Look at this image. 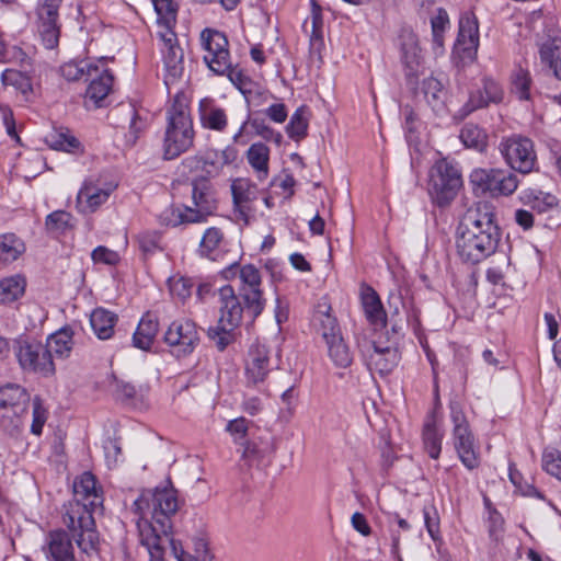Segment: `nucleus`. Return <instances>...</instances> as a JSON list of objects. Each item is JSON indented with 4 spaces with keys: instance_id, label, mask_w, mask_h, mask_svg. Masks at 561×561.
I'll return each instance as SVG.
<instances>
[{
    "instance_id": "44",
    "label": "nucleus",
    "mask_w": 561,
    "mask_h": 561,
    "mask_svg": "<svg viewBox=\"0 0 561 561\" xmlns=\"http://www.w3.org/2000/svg\"><path fill=\"white\" fill-rule=\"evenodd\" d=\"M308 110L305 106L298 107L291 115L289 123L286 126V133L289 138L299 141L307 136L309 118Z\"/></svg>"
},
{
    "instance_id": "21",
    "label": "nucleus",
    "mask_w": 561,
    "mask_h": 561,
    "mask_svg": "<svg viewBox=\"0 0 561 561\" xmlns=\"http://www.w3.org/2000/svg\"><path fill=\"white\" fill-rule=\"evenodd\" d=\"M270 373V352L265 345L250 347L245 364L247 383L256 386L263 382Z\"/></svg>"
},
{
    "instance_id": "36",
    "label": "nucleus",
    "mask_w": 561,
    "mask_h": 561,
    "mask_svg": "<svg viewBox=\"0 0 561 561\" xmlns=\"http://www.w3.org/2000/svg\"><path fill=\"white\" fill-rule=\"evenodd\" d=\"M330 307H327L324 310L319 309L313 314L314 328L325 342L341 335L337 320L330 313Z\"/></svg>"
},
{
    "instance_id": "14",
    "label": "nucleus",
    "mask_w": 561,
    "mask_h": 561,
    "mask_svg": "<svg viewBox=\"0 0 561 561\" xmlns=\"http://www.w3.org/2000/svg\"><path fill=\"white\" fill-rule=\"evenodd\" d=\"M61 3L62 0H42L37 7V33L47 49H54L59 43Z\"/></svg>"
},
{
    "instance_id": "16",
    "label": "nucleus",
    "mask_w": 561,
    "mask_h": 561,
    "mask_svg": "<svg viewBox=\"0 0 561 561\" xmlns=\"http://www.w3.org/2000/svg\"><path fill=\"white\" fill-rule=\"evenodd\" d=\"M115 187L111 183L100 184L91 179L85 180L77 195V208L82 214L94 213L107 202Z\"/></svg>"
},
{
    "instance_id": "50",
    "label": "nucleus",
    "mask_w": 561,
    "mask_h": 561,
    "mask_svg": "<svg viewBox=\"0 0 561 561\" xmlns=\"http://www.w3.org/2000/svg\"><path fill=\"white\" fill-rule=\"evenodd\" d=\"M311 33L310 45L312 49L320 50L323 46V16L320 5L316 1L311 2Z\"/></svg>"
},
{
    "instance_id": "64",
    "label": "nucleus",
    "mask_w": 561,
    "mask_h": 561,
    "mask_svg": "<svg viewBox=\"0 0 561 561\" xmlns=\"http://www.w3.org/2000/svg\"><path fill=\"white\" fill-rule=\"evenodd\" d=\"M229 80L237 87L240 91H242L243 87L248 83V77L242 72V70L232 67L231 61L229 60V69L224 72Z\"/></svg>"
},
{
    "instance_id": "59",
    "label": "nucleus",
    "mask_w": 561,
    "mask_h": 561,
    "mask_svg": "<svg viewBox=\"0 0 561 561\" xmlns=\"http://www.w3.org/2000/svg\"><path fill=\"white\" fill-rule=\"evenodd\" d=\"M116 112L125 114L129 118V130L133 135V141L138 138L140 131L145 128V123L139 117L138 113L130 104L121 105Z\"/></svg>"
},
{
    "instance_id": "7",
    "label": "nucleus",
    "mask_w": 561,
    "mask_h": 561,
    "mask_svg": "<svg viewBox=\"0 0 561 561\" xmlns=\"http://www.w3.org/2000/svg\"><path fill=\"white\" fill-rule=\"evenodd\" d=\"M222 275L226 279L239 278V293L244 301L247 312L253 319L259 317L265 307V299L260 288V271L252 264L240 266L233 263L222 271Z\"/></svg>"
},
{
    "instance_id": "62",
    "label": "nucleus",
    "mask_w": 561,
    "mask_h": 561,
    "mask_svg": "<svg viewBox=\"0 0 561 561\" xmlns=\"http://www.w3.org/2000/svg\"><path fill=\"white\" fill-rule=\"evenodd\" d=\"M424 523L425 527L432 537V539H436L439 533V519L437 513L434 507H424L423 508Z\"/></svg>"
},
{
    "instance_id": "15",
    "label": "nucleus",
    "mask_w": 561,
    "mask_h": 561,
    "mask_svg": "<svg viewBox=\"0 0 561 561\" xmlns=\"http://www.w3.org/2000/svg\"><path fill=\"white\" fill-rule=\"evenodd\" d=\"M479 47V25L473 13L467 12L459 20V32L455 50L461 60L472 61Z\"/></svg>"
},
{
    "instance_id": "33",
    "label": "nucleus",
    "mask_w": 561,
    "mask_h": 561,
    "mask_svg": "<svg viewBox=\"0 0 561 561\" xmlns=\"http://www.w3.org/2000/svg\"><path fill=\"white\" fill-rule=\"evenodd\" d=\"M249 164L256 173L259 181H264L268 176L270 149L263 142H255L247 151Z\"/></svg>"
},
{
    "instance_id": "37",
    "label": "nucleus",
    "mask_w": 561,
    "mask_h": 561,
    "mask_svg": "<svg viewBox=\"0 0 561 561\" xmlns=\"http://www.w3.org/2000/svg\"><path fill=\"white\" fill-rule=\"evenodd\" d=\"M25 279L20 275L4 277L0 280V305L20 299L25 291Z\"/></svg>"
},
{
    "instance_id": "31",
    "label": "nucleus",
    "mask_w": 561,
    "mask_h": 561,
    "mask_svg": "<svg viewBox=\"0 0 561 561\" xmlns=\"http://www.w3.org/2000/svg\"><path fill=\"white\" fill-rule=\"evenodd\" d=\"M116 322L117 316L104 308H96L90 317L91 328L100 340L112 337Z\"/></svg>"
},
{
    "instance_id": "5",
    "label": "nucleus",
    "mask_w": 561,
    "mask_h": 561,
    "mask_svg": "<svg viewBox=\"0 0 561 561\" xmlns=\"http://www.w3.org/2000/svg\"><path fill=\"white\" fill-rule=\"evenodd\" d=\"M219 319L216 327L208 329V337L219 351H224L233 341V331L242 321L243 307L231 285L219 289Z\"/></svg>"
},
{
    "instance_id": "4",
    "label": "nucleus",
    "mask_w": 561,
    "mask_h": 561,
    "mask_svg": "<svg viewBox=\"0 0 561 561\" xmlns=\"http://www.w3.org/2000/svg\"><path fill=\"white\" fill-rule=\"evenodd\" d=\"M195 131L184 93L178 92L167 110L163 137V157L172 160L186 152L194 144Z\"/></svg>"
},
{
    "instance_id": "1",
    "label": "nucleus",
    "mask_w": 561,
    "mask_h": 561,
    "mask_svg": "<svg viewBox=\"0 0 561 561\" xmlns=\"http://www.w3.org/2000/svg\"><path fill=\"white\" fill-rule=\"evenodd\" d=\"M133 512L139 515L136 522L139 541L150 547L153 556H160L161 545H167L172 535V518L179 510L178 491L172 485L146 490L134 501Z\"/></svg>"
},
{
    "instance_id": "10",
    "label": "nucleus",
    "mask_w": 561,
    "mask_h": 561,
    "mask_svg": "<svg viewBox=\"0 0 561 561\" xmlns=\"http://www.w3.org/2000/svg\"><path fill=\"white\" fill-rule=\"evenodd\" d=\"M449 408L450 419L454 424L453 437L455 449L463 466L472 470L480 462L476 451L473 434L460 405L457 402H450Z\"/></svg>"
},
{
    "instance_id": "56",
    "label": "nucleus",
    "mask_w": 561,
    "mask_h": 561,
    "mask_svg": "<svg viewBox=\"0 0 561 561\" xmlns=\"http://www.w3.org/2000/svg\"><path fill=\"white\" fill-rule=\"evenodd\" d=\"M542 468L547 473L561 481V453L557 449L545 450Z\"/></svg>"
},
{
    "instance_id": "53",
    "label": "nucleus",
    "mask_w": 561,
    "mask_h": 561,
    "mask_svg": "<svg viewBox=\"0 0 561 561\" xmlns=\"http://www.w3.org/2000/svg\"><path fill=\"white\" fill-rule=\"evenodd\" d=\"M1 81L4 85H11L22 94L32 90L30 78L15 69H5L1 75Z\"/></svg>"
},
{
    "instance_id": "39",
    "label": "nucleus",
    "mask_w": 561,
    "mask_h": 561,
    "mask_svg": "<svg viewBox=\"0 0 561 561\" xmlns=\"http://www.w3.org/2000/svg\"><path fill=\"white\" fill-rule=\"evenodd\" d=\"M328 355L336 367L346 368L353 362V354L342 334L325 342Z\"/></svg>"
},
{
    "instance_id": "52",
    "label": "nucleus",
    "mask_w": 561,
    "mask_h": 561,
    "mask_svg": "<svg viewBox=\"0 0 561 561\" xmlns=\"http://www.w3.org/2000/svg\"><path fill=\"white\" fill-rule=\"evenodd\" d=\"M497 169H474L470 174V182L480 188L483 193L491 196L493 190V181L495 180Z\"/></svg>"
},
{
    "instance_id": "29",
    "label": "nucleus",
    "mask_w": 561,
    "mask_h": 561,
    "mask_svg": "<svg viewBox=\"0 0 561 561\" xmlns=\"http://www.w3.org/2000/svg\"><path fill=\"white\" fill-rule=\"evenodd\" d=\"M44 345L51 357L68 358L75 345L73 331L65 327L50 334Z\"/></svg>"
},
{
    "instance_id": "9",
    "label": "nucleus",
    "mask_w": 561,
    "mask_h": 561,
    "mask_svg": "<svg viewBox=\"0 0 561 561\" xmlns=\"http://www.w3.org/2000/svg\"><path fill=\"white\" fill-rule=\"evenodd\" d=\"M499 150L512 170L522 174L536 170L537 154L531 139L513 135L501 140Z\"/></svg>"
},
{
    "instance_id": "23",
    "label": "nucleus",
    "mask_w": 561,
    "mask_h": 561,
    "mask_svg": "<svg viewBox=\"0 0 561 561\" xmlns=\"http://www.w3.org/2000/svg\"><path fill=\"white\" fill-rule=\"evenodd\" d=\"M44 551L48 561H77L71 537L61 529L48 534Z\"/></svg>"
},
{
    "instance_id": "24",
    "label": "nucleus",
    "mask_w": 561,
    "mask_h": 561,
    "mask_svg": "<svg viewBox=\"0 0 561 561\" xmlns=\"http://www.w3.org/2000/svg\"><path fill=\"white\" fill-rule=\"evenodd\" d=\"M231 194L234 211L238 213L240 219L248 221L249 214L252 210L251 203L257 198L256 185L248 179H236L231 184Z\"/></svg>"
},
{
    "instance_id": "12",
    "label": "nucleus",
    "mask_w": 561,
    "mask_h": 561,
    "mask_svg": "<svg viewBox=\"0 0 561 561\" xmlns=\"http://www.w3.org/2000/svg\"><path fill=\"white\" fill-rule=\"evenodd\" d=\"M201 44L205 50L204 61L216 75L224 76L229 69L230 54L228 39L219 31L206 28L201 34Z\"/></svg>"
},
{
    "instance_id": "32",
    "label": "nucleus",
    "mask_w": 561,
    "mask_h": 561,
    "mask_svg": "<svg viewBox=\"0 0 561 561\" xmlns=\"http://www.w3.org/2000/svg\"><path fill=\"white\" fill-rule=\"evenodd\" d=\"M251 124L255 133L261 136L263 139L267 141H274L277 146H279L283 141V136L280 133L274 130L270 126H267L263 121L253 119L250 122V117L247 118L240 124L238 130L232 136L233 144L244 145L247 141L243 140V134L247 129L248 124Z\"/></svg>"
},
{
    "instance_id": "43",
    "label": "nucleus",
    "mask_w": 561,
    "mask_h": 561,
    "mask_svg": "<svg viewBox=\"0 0 561 561\" xmlns=\"http://www.w3.org/2000/svg\"><path fill=\"white\" fill-rule=\"evenodd\" d=\"M493 184L492 197L510 196L517 190L519 180L514 173L497 169Z\"/></svg>"
},
{
    "instance_id": "49",
    "label": "nucleus",
    "mask_w": 561,
    "mask_h": 561,
    "mask_svg": "<svg viewBox=\"0 0 561 561\" xmlns=\"http://www.w3.org/2000/svg\"><path fill=\"white\" fill-rule=\"evenodd\" d=\"M222 239L224 234L220 229L215 227L208 228L204 232L202 241L199 243V253L203 256L215 260L217 250L219 249Z\"/></svg>"
},
{
    "instance_id": "61",
    "label": "nucleus",
    "mask_w": 561,
    "mask_h": 561,
    "mask_svg": "<svg viewBox=\"0 0 561 561\" xmlns=\"http://www.w3.org/2000/svg\"><path fill=\"white\" fill-rule=\"evenodd\" d=\"M91 257L94 263H103L107 265H115L119 261L117 252L100 245L92 251Z\"/></svg>"
},
{
    "instance_id": "58",
    "label": "nucleus",
    "mask_w": 561,
    "mask_h": 561,
    "mask_svg": "<svg viewBox=\"0 0 561 561\" xmlns=\"http://www.w3.org/2000/svg\"><path fill=\"white\" fill-rule=\"evenodd\" d=\"M33 407V422L31 425V432L34 435H41L43 426L47 420V411L43 405V401L39 397H35L32 402Z\"/></svg>"
},
{
    "instance_id": "34",
    "label": "nucleus",
    "mask_w": 561,
    "mask_h": 561,
    "mask_svg": "<svg viewBox=\"0 0 561 561\" xmlns=\"http://www.w3.org/2000/svg\"><path fill=\"white\" fill-rule=\"evenodd\" d=\"M422 91L427 104L435 112H442L445 108L447 92L444 83L437 78L430 77L423 80Z\"/></svg>"
},
{
    "instance_id": "45",
    "label": "nucleus",
    "mask_w": 561,
    "mask_h": 561,
    "mask_svg": "<svg viewBox=\"0 0 561 561\" xmlns=\"http://www.w3.org/2000/svg\"><path fill=\"white\" fill-rule=\"evenodd\" d=\"M191 217L187 206L170 205L160 213L159 220L162 225L171 227H178L185 224H196Z\"/></svg>"
},
{
    "instance_id": "30",
    "label": "nucleus",
    "mask_w": 561,
    "mask_h": 561,
    "mask_svg": "<svg viewBox=\"0 0 561 561\" xmlns=\"http://www.w3.org/2000/svg\"><path fill=\"white\" fill-rule=\"evenodd\" d=\"M238 159V150L229 145L226 146L222 150L208 149L205 151L203 156L204 167H209L207 169L208 173L215 172L218 173L225 167L233 164Z\"/></svg>"
},
{
    "instance_id": "57",
    "label": "nucleus",
    "mask_w": 561,
    "mask_h": 561,
    "mask_svg": "<svg viewBox=\"0 0 561 561\" xmlns=\"http://www.w3.org/2000/svg\"><path fill=\"white\" fill-rule=\"evenodd\" d=\"M158 22L170 25L175 22L176 10L172 0H152Z\"/></svg>"
},
{
    "instance_id": "6",
    "label": "nucleus",
    "mask_w": 561,
    "mask_h": 561,
    "mask_svg": "<svg viewBox=\"0 0 561 561\" xmlns=\"http://www.w3.org/2000/svg\"><path fill=\"white\" fill-rule=\"evenodd\" d=\"M13 353L22 371L50 378L56 366L47 347L39 341L20 336L13 342Z\"/></svg>"
},
{
    "instance_id": "42",
    "label": "nucleus",
    "mask_w": 561,
    "mask_h": 561,
    "mask_svg": "<svg viewBox=\"0 0 561 561\" xmlns=\"http://www.w3.org/2000/svg\"><path fill=\"white\" fill-rule=\"evenodd\" d=\"M460 139L468 148H473L479 152H483L488 147L486 133L474 124H466L460 131Z\"/></svg>"
},
{
    "instance_id": "38",
    "label": "nucleus",
    "mask_w": 561,
    "mask_h": 561,
    "mask_svg": "<svg viewBox=\"0 0 561 561\" xmlns=\"http://www.w3.org/2000/svg\"><path fill=\"white\" fill-rule=\"evenodd\" d=\"M28 394L25 389L15 383L0 388V407L26 410Z\"/></svg>"
},
{
    "instance_id": "19",
    "label": "nucleus",
    "mask_w": 561,
    "mask_h": 561,
    "mask_svg": "<svg viewBox=\"0 0 561 561\" xmlns=\"http://www.w3.org/2000/svg\"><path fill=\"white\" fill-rule=\"evenodd\" d=\"M504 99V91L501 84L492 78L485 77L482 80V89L470 93L467 103L460 110L465 117L476 110L489 106L491 103L499 104Z\"/></svg>"
},
{
    "instance_id": "20",
    "label": "nucleus",
    "mask_w": 561,
    "mask_h": 561,
    "mask_svg": "<svg viewBox=\"0 0 561 561\" xmlns=\"http://www.w3.org/2000/svg\"><path fill=\"white\" fill-rule=\"evenodd\" d=\"M198 122L202 128L218 134L227 130L229 125L227 111L211 98H204L198 104Z\"/></svg>"
},
{
    "instance_id": "48",
    "label": "nucleus",
    "mask_w": 561,
    "mask_h": 561,
    "mask_svg": "<svg viewBox=\"0 0 561 561\" xmlns=\"http://www.w3.org/2000/svg\"><path fill=\"white\" fill-rule=\"evenodd\" d=\"M540 59L553 71L557 79L561 80V47L554 42H546L539 49Z\"/></svg>"
},
{
    "instance_id": "63",
    "label": "nucleus",
    "mask_w": 561,
    "mask_h": 561,
    "mask_svg": "<svg viewBox=\"0 0 561 561\" xmlns=\"http://www.w3.org/2000/svg\"><path fill=\"white\" fill-rule=\"evenodd\" d=\"M266 116L275 123L282 124L287 118V108L284 103H274L265 110Z\"/></svg>"
},
{
    "instance_id": "2",
    "label": "nucleus",
    "mask_w": 561,
    "mask_h": 561,
    "mask_svg": "<svg viewBox=\"0 0 561 561\" xmlns=\"http://www.w3.org/2000/svg\"><path fill=\"white\" fill-rule=\"evenodd\" d=\"M102 502L95 477L91 472H83L73 482V500L64 505L62 522L79 549L87 554L96 551L99 545L93 513Z\"/></svg>"
},
{
    "instance_id": "54",
    "label": "nucleus",
    "mask_w": 561,
    "mask_h": 561,
    "mask_svg": "<svg viewBox=\"0 0 561 561\" xmlns=\"http://www.w3.org/2000/svg\"><path fill=\"white\" fill-rule=\"evenodd\" d=\"M49 146L55 150L71 152L80 147L79 140L67 133H54L49 135Z\"/></svg>"
},
{
    "instance_id": "25",
    "label": "nucleus",
    "mask_w": 561,
    "mask_h": 561,
    "mask_svg": "<svg viewBox=\"0 0 561 561\" xmlns=\"http://www.w3.org/2000/svg\"><path fill=\"white\" fill-rule=\"evenodd\" d=\"M194 554L184 551L182 543L176 541L170 535V541L167 542V547H170L171 553L178 561H211L213 557L208 551V540L205 534L199 533L192 539Z\"/></svg>"
},
{
    "instance_id": "27",
    "label": "nucleus",
    "mask_w": 561,
    "mask_h": 561,
    "mask_svg": "<svg viewBox=\"0 0 561 561\" xmlns=\"http://www.w3.org/2000/svg\"><path fill=\"white\" fill-rule=\"evenodd\" d=\"M159 331V321L157 316L146 312L134 332L133 345L142 351H149L154 342Z\"/></svg>"
},
{
    "instance_id": "26",
    "label": "nucleus",
    "mask_w": 561,
    "mask_h": 561,
    "mask_svg": "<svg viewBox=\"0 0 561 561\" xmlns=\"http://www.w3.org/2000/svg\"><path fill=\"white\" fill-rule=\"evenodd\" d=\"M401 59L407 69V77L416 76L423 58L419 39L412 32H405L401 35Z\"/></svg>"
},
{
    "instance_id": "47",
    "label": "nucleus",
    "mask_w": 561,
    "mask_h": 561,
    "mask_svg": "<svg viewBox=\"0 0 561 561\" xmlns=\"http://www.w3.org/2000/svg\"><path fill=\"white\" fill-rule=\"evenodd\" d=\"M26 410L0 407V428L9 435H16L22 428V414Z\"/></svg>"
},
{
    "instance_id": "28",
    "label": "nucleus",
    "mask_w": 561,
    "mask_h": 561,
    "mask_svg": "<svg viewBox=\"0 0 561 561\" xmlns=\"http://www.w3.org/2000/svg\"><path fill=\"white\" fill-rule=\"evenodd\" d=\"M360 301L369 323L383 327L387 314L377 291L370 286H364L360 291Z\"/></svg>"
},
{
    "instance_id": "51",
    "label": "nucleus",
    "mask_w": 561,
    "mask_h": 561,
    "mask_svg": "<svg viewBox=\"0 0 561 561\" xmlns=\"http://www.w3.org/2000/svg\"><path fill=\"white\" fill-rule=\"evenodd\" d=\"M512 92L515 93L519 100L530 99L531 78L527 70L518 68L513 71L511 77Z\"/></svg>"
},
{
    "instance_id": "22",
    "label": "nucleus",
    "mask_w": 561,
    "mask_h": 561,
    "mask_svg": "<svg viewBox=\"0 0 561 561\" xmlns=\"http://www.w3.org/2000/svg\"><path fill=\"white\" fill-rule=\"evenodd\" d=\"M84 93V106L88 110L99 108L105 105V101L112 91L113 75L104 69L94 73Z\"/></svg>"
},
{
    "instance_id": "11",
    "label": "nucleus",
    "mask_w": 561,
    "mask_h": 561,
    "mask_svg": "<svg viewBox=\"0 0 561 561\" xmlns=\"http://www.w3.org/2000/svg\"><path fill=\"white\" fill-rule=\"evenodd\" d=\"M357 347L368 369L380 376L389 375L401 359L399 350L392 345L382 346L374 341L357 339Z\"/></svg>"
},
{
    "instance_id": "41",
    "label": "nucleus",
    "mask_w": 561,
    "mask_h": 561,
    "mask_svg": "<svg viewBox=\"0 0 561 561\" xmlns=\"http://www.w3.org/2000/svg\"><path fill=\"white\" fill-rule=\"evenodd\" d=\"M99 71V66L81 60V61H69L60 67L61 76L68 81H77L82 78L88 80L93 76V72Z\"/></svg>"
},
{
    "instance_id": "3",
    "label": "nucleus",
    "mask_w": 561,
    "mask_h": 561,
    "mask_svg": "<svg viewBox=\"0 0 561 561\" xmlns=\"http://www.w3.org/2000/svg\"><path fill=\"white\" fill-rule=\"evenodd\" d=\"M500 240L494 207L480 202L466 211L459 224L457 253L463 262L477 264L495 252Z\"/></svg>"
},
{
    "instance_id": "40",
    "label": "nucleus",
    "mask_w": 561,
    "mask_h": 561,
    "mask_svg": "<svg viewBox=\"0 0 561 561\" xmlns=\"http://www.w3.org/2000/svg\"><path fill=\"white\" fill-rule=\"evenodd\" d=\"M520 199L539 214L548 213L558 206V198L554 195L541 191H525Z\"/></svg>"
},
{
    "instance_id": "60",
    "label": "nucleus",
    "mask_w": 561,
    "mask_h": 561,
    "mask_svg": "<svg viewBox=\"0 0 561 561\" xmlns=\"http://www.w3.org/2000/svg\"><path fill=\"white\" fill-rule=\"evenodd\" d=\"M249 428V421L238 417L228 422L226 431L233 437L234 443L243 445Z\"/></svg>"
},
{
    "instance_id": "55",
    "label": "nucleus",
    "mask_w": 561,
    "mask_h": 561,
    "mask_svg": "<svg viewBox=\"0 0 561 561\" xmlns=\"http://www.w3.org/2000/svg\"><path fill=\"white\" fill-rule=\"evenodd\" d=\"M71 215L65 210H56L46 218V229L49 232L60 233L70 226Z\"/></svg>"
},
{
    "instance_id": "46",
    "label": "nucleus",
    "mask_w": 561,
    "mask_h": 561,
    "mask_svg": "<svg viewBox=\"0 0 561 561\" xmlns=\"http://www.w3.org/2000/svg\"><path fill=\"white\" fill-rule=\"evenodd\" d=\"M442 438L443 435L437 428L435 421H428L424 425L423 443L426 453L433 459H437L439 457L442 450Z\"/></svg>"
},
{
    "instance_id": "17",
    "label": "nucleus",
    "mask_w": 561,
    "mask_h": 561,
    "mask_svg": "<svg viewBox=\"0 0 561 561\" xmlns=\"http://www.w3.org/2000/svg\"><path fill=\"white\" fill-rule=\"evenodd\" d=\"M192 198L194 207H188V214L195 222H204L217 209V199L211 184L201 179L193 183Z\"/></svg>"
},
{
    "instance_id": "18",
    "label": "nucleus",
    "mask_w": 561,
    "mask_h": 561,
    "mask_svg": "<svg viewBox=\"0 0 561 561\" xmlns=\"http://www.w3.org/2000/svg\"><path fill=\"white\" fill-rule=\"evenodd\" d=\"M163 41V62L165 67L164 83L170 87L178 81L184 72L183 49L176 43L175 33L168 31L162 34Z\"/></svg>"
},
{
    "instance_id": "35",
    "label": "nucleus",
    "mask_w": 561,
    "mask_h": 561,
    "mask_svg": "<svg viewBox=\"0 0 561 561\" xmlns=\"http://www.w3.org/2000/svg\"><path fill=\"white\" fill-rule=\"evenodd\" d=\"M25 251L23 241L14 233L0 236V270L19 259Z\"/></svg>"
},
{
    "instance_id": "13",
    "label": "nucleus",
    "mask_w": 561,
    "mask_h": 561,
    "mask_svg": "<svg viewBox=\"0 0 561 561\" xmlns=\"http://www.w3.org/2000/svg\"><path fill=\"white\" fill-rule=\"evenodd\" d=\"M164 342L176 357L190 355L199 343L195 322L190 319L174 320L164 334Z\"/></svg>"
},
{
    "instance_id": "8",
    "label": "nucleus",
    "mask_w": 561,
    "mask_h": 561,
    "mask_svg": "<svg viewBox=\"0 0 561 561\" xmlns=\"http://www.w3.org/2000/svg\"><path fill=\"white\" fill-rule=\"evenodd\" d=\"M462 185L459 170L446 159L438 160L430 171L428 194L439 207L448 205Z\"/></svg>"
}]
</instances>
